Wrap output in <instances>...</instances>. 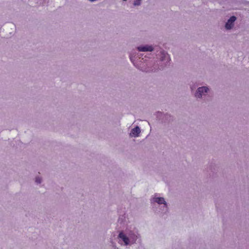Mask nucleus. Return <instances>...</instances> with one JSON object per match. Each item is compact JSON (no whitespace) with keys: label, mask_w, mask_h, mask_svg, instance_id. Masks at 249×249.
Masks as SVG:
<instances>
[{"label":"nucleus","mask_w":249,"mask_h":249,"mask_svg":"<svg viewBox=\"0 0 249 249\" xmlns=\"http://www.w3.org/2000/svg\"><path fill=\"white\" fill-rule=\"evenodd\" d=\"M164 57L165 58V59L168 60L169 59V56L167 54H164Z\"/></svg>","instance_id":"nucleus-11"},{"label":"nucleus","mask_w":249,"mask_h":249,"mask_svg":"<svg viewBox=\"0 0 249 249\" xmlns=\"http://www.w3.org/2000/svg\"><path fill=\"white\" fill-rule=\"evenodd\" d=\"M118 237L124 242V245L127 246L130 244V240L128 239L127 234L126 235L124 232H120Z\"/></svg>","instance_id":"nucleus-2"},{"label":"nucleus","mask_w":249,"mask_h":249,"mask_svg":"<svg viewBox=\"0 0 249 249\" xmlns=\"http://www.w3.org/2000/svg\"><path fill=\"white\" fill-rule=\"evenodd\" d=\"M142 0H135L133 3L134 6H139L141 4Z\"/></svg>","instance_id":"nucleus-9"},{"label":"nucleus","mask_w":249,"mask_h":249,"mask_svg":"<svg viewBox=\"0 0 249 249\" xmlns=\"http://www.w3.org/2000/svg\"><path fill=\"white\" fill-rule=\"evenodd\" d=\"M153 201L159 204H164L165 206H166V203L163 197H154L153 198Z\"/></svg>","instance_id":"nucleus-6"},{"label":"nucleus","mask_w":249,"mask_h":249,"mask_svg":"<svg viewBox=\"0 0 249 249\" xmlns=\"http://www.w3.org/2000/svg\"><path fill=\"white\" fill-rule=\"evenodd\" d=\"M209 91V89L207 87H199L197 89V90L195 94V96L196 98H200L203 96L206 95V93Z\"/></svg>","instance_id":"nucleus-1"},{"label":"nucleus","mask_w":249,"mask_h":249,"mask_svg":"<svg viewBox=\"0 0 249 249\" xmlns=\"http://www.w3.org/2000/svg\"><path fill=\"white\" fill-rule=\"evenodd\" d=\"M140 132L141 130L140 127L137 126L132 129L131 133H132L134 137H138Z\"/></svg>","instance_id":"nucleus-7"},{"label":"nucleus","mask_w":249,"mask_h":249,"mask_svg":"<svg viewBox=\"0 0 249 249\" xmlns=\"http://www.w3.org/2000/svg\"><path fill=\"white\" fill-rule=\"evenodd\" d=\"M127 234L130 240V244L135 243L138 238V235L132 231H129Z\"/></svg>","instance_id":"nucleus-4"},{"label":"nucleus","mask_w":249,"mask_h":249,"mask_svg":"<svg viewBox=\"0 0 249 249\" xmlns=\"http://www.w3.org/2000/svg\"><path fill=\"white\" fill-rule=\"evenodd\" d=\"M36 182L38 184L40 183L41 182V178H40L39 177H36Z\"/></svg>","instance_id":"nucleus-10"},{"label":"nucleus","mask_w":249,"mask_h":249,"mask_svg":"<svg viewBox=\"0 0 249 249\" xmlns=\"http://www.w3.org/2000/svg\"><path fill=\"white\" fill-rule=\"evenodd\" d=\"M236 19V18L235 16L231 17L226 22L225 24V28L228 30L231 29L234 25V22Z\"/></svg>","instance_id":"nucleus-3"},{"label":"nucleus","mask_w":249,"mask_h":249,"mask_svg":"<svg viewBox=\"0 0 249 249\" xmlns=\"http://www.w3.org/2000/svg\"><path fill=\"white\" fill-rule=\"evenodd\" d=\"M140 69H141L142 71H145V72H150L152 71L153 70V69H151V68H144V66H140L139 67Z\"/></svg>","instance_id":"nucleus-8"},{"label":"nucleus","mask_w":249,"mask_h":249,"mask_svg":"<svg viewBox=\"0 0 249 249\" xmlns=\"http://www.w3.org/2000/svg\"><path fill=\"white\" fill-rule=\"evenodd\" d=\"M130 60L131 61V62L133 63V60L131 55L130 56Z\"/></svg>","instance_id":"nucleus-12"},{"label":"nucleus","mask_w":249,"mask_h":249,"mask_svg":"<svg viewBox=\"0 0 249 249\" xmlns=\"http://www.w3.org/2000/svg\"><path fill=\"white\" fill-rule=\"evenodd\" d=\"M137 49L140 52H152L153 50V47L150 45L141 46Z\"/></svg>","instance_id":"nucleus-5"}]
</instances>
